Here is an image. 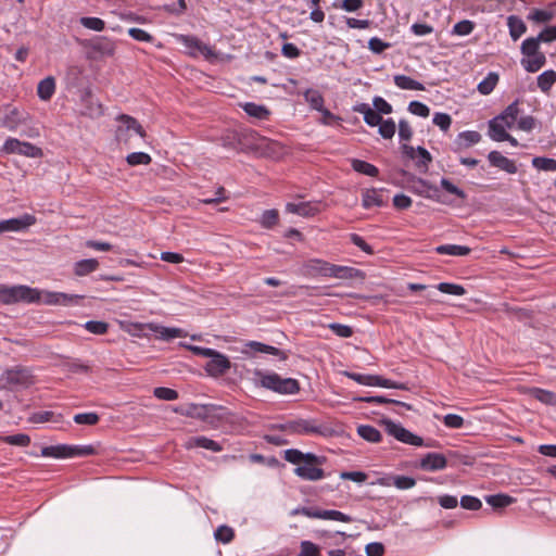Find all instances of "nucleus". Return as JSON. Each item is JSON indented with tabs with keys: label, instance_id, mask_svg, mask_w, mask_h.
<instances>
[{
	"label": "nucleus",
	"instance_id": "nucleus-11",
	"mask_svg": "<svg viewBox=\"0 0 556 556\" xmlns=\"http://www.w3.org/2000/svg\"><path fill=\"white\" fill-rule=\"evenodd\" d=\"M136 328L140 330H149L156 334V338L163 341H170L176 338H184L187 336L186 331L181 328L176 327H165L156 323H147L140 324L137 323L135 325Z\"/></svg>",
	"mask_w": 556,
	"mask_h": 556
},
{
	"label": "nucleus",
	"instance_id": "nucleus-51",
	"mask_svg": "<svg viewBox=\"0 0 556 556\" xmlns=\"http://www.w3.org/2000/svg\"><path fill=\"white\" fill-rule=\"evenodd\" d=\"M508 26L510 36L515 40L518 39L526 31L525 23L515 16L508 17Z\"/></svg>",
	"mask_w": 556,
	"mask_h": 556
},
{
	"label": "nucleus",
	"instance_id": "nucleus-22",
	"mask_svg": "<svg viewBox=\"0 0 556 556\" xmlns=\"http://www.w3.org/2000/svg\"><path fill=\"white\" fill-rule=\"evenodd\" d=\"M241 352L243 354H251V355L256 354V353H266V354H270V355H275V356H278L282 353L276 346L267 345L265 343L257 342V341L245 342L244 349H242Z\"/></svg>",
	"mask_w": 556,
	"mask_h": 556
},
{
	"label": "nucleus",
	"instance_id": "nucleus-24",
	"mask_svg": "<svg viewBox=\"0 0 556 556\" xmlns=\"http://www.w3.org/2000/svg\"><path fill=\"white\" fill-rule=\"evenodd\" d=\"M283 459L298 467L302 465L304 460L316 462L317 455L314 453H303L298 448H289L283 452Z\"/></svg>",
	"mask_w": 556,
	"mask_h": 556
},
{
	"label": "nucleus",
	"instance_id": "nucleus-14",
	"mask_svg": "<svg viewBox=\"0 0 556 556\" xmlns=\"http://www.w3.org/2000/svg\"><path fill=\"white\" fill-rule=\"evenodd\" d=\"M403 155L414 160L416 167L420 173H426L429 168V164L432 162V156L428 150L422 147L414 148L406 143L401 147Z\"/></svg>",
	"mask_w": 556,
	"mask_h": 556
},
{
	"label": "nucleus",
	"instance_id": "nucleus-21",
	"mask_svg": "<svg viewBox=\"0 0 556 556\" xmlns=\"http://www.w3.org/2000/svg\"><path fill=\"white\" fill-rule=\"evenodd\" d=\"M488 160L492 166L497 167L508 174H516L518 170L515 161L504 156L498 151H491L488 154Z\"/></svg>",
	"mask_w": 556,
	"mask_h": 556
},
{
	"label": "nucleus",
	"instance_id": "nucleus-19",
	"mask_svg": "<svg viewBox=\"0 0 556 556\" xmlns=\"http://www.w3.org/2000/svg\"><path fill=\"white\" fill-rule=\"evenodd\" d=\"M364 274L362 270L343 265H334L330 264V270L328 278H336L340 280H352V279H362Z\"/></svg>",
	"mask_w": 556,
	"mask_h": 556
},
{
	"label": "nucleus",
	"instance_id": "nucleus-27",
	"mask_svg": "<svg viewBox=\"0 0 556 556\" xmlns=\"http://www.w3.org/2000/svg\"><path fill=\"white\" fill-rule=\"evenodd\" d=\"M286 211L288 213L296 214L303 217H311L317 214V206L311 204L309 202H301V203H287Z\"/></svg>",
	"mask_w": 556,
	"mask_h": 556
},
{
	"label": "nucleus",
	"instance_id": "nucleus-36",
	"mask_svg": "<svg viewBox=\"0 0 556 556\" xmlns=\"http://www.w3.org/2000/svg\"><path fill=\"white\" fill-rule=\"evenodd\" d=\"M555 83L556 72L554 70H547L538 76V87L544 93H548Z\"/></svg>",
	"mask_w": 556,
	"mask_h": 556
},
{
	"label": "nucleus",
	"instance_id": "nucleus-48",
	"mask_svg": "<svg viewBox=\"0 0 556 556\" xmlns=\"http://www.w3.org/2000/svg\"><path fill=\"white\" fill-rule=\"evenodd\" d=\"M214 538L218 542H222L224 544H228V543H230L233 540L235 531H233L232 528H230V527H228L226 525H223V526H219L215 530Z\"/></svg>",
	"mask_w": 556,
	"mask_h": 556
},
{
	"label": "nucleus",
	"instance_id": "nucleus-52",
	"mask_svg": "<svg viewBox=\"0 0 556 556\" xmlns=\"http://www.w3.org/2000/svg\"><path fill=\"white\" fill-rule=\"evenodd\" d=\"M379 129L378 132L380 136L384 139H391L396 130L395 122L392 118L382 119L381 123L378 125Z\"/></svg>",
	"mask_w": 556,
	"mask_h": 556
},
{
	"label": "nucleus",
	"instance_id": "nucleus-50",
	"mask_svg": "<svg viewBox=\"0 0 556 556\" xmlns=\"http://www.w3.org/2000/svg\"><path fill=\"white\" fill-rule=\"evenodd\" d=\"M540 41L541 40L538 37H530L523 40L521 43V53L525 55V58L541 52L539 50Z\"/></svg>",
	"mask_w": 556,
	"mask_h": 556
},
{
	"label": "nucleus",
	"instance_id": "nucleus-39",
	"mask_svg": "<svg viewBox=\"0 0 556 556\" xmlns=\"http://www.w3.org/2000/svg\"><path fill=\"white\" fill-rule=\"evenodd\" d=\"M357 433L364 440L378 443L381 441V433L378 429L369 425H362L357 428Z\"/></svg>",
	"mask_w": 556,
	"mask_h": 556
},
{
	"label": "nucleus",
	"instance_id": "nucleus-2",
	"mask_svg": "<svg viewBox=\"0 0 556 556\" xmlns=\"http://www.w3.org/2000/svg\"><path fill=\"white\" fill-rule=\"evenodd\" d=\"M40 291L24 285L5 286L0 285V303L14 304L18 302L24 303H39Z\"/></svg>",
	"mask_w": 556,
	"mask_h": 556
},
{
	"label": "nucleus",
	"instance_id": "nucleus-13",
	"mask_svg": "<svg viewBox=\"0 0 556 556\" xmlns=\"http://www.w3.org/2000/svg\"><path fill=\"white\" fill-rule=\"evenodd\" d=\"M178 41L189 51V54L192 56L203 55L205 59H211L215 56L214 50L212 47L202 42L195 36L191 35H179Z\"/></svg>",
	"mask_w": 556,
	"mask_h": 556
},
{
	"label": "nucleus",
	"instance_id": "nucleus-31",
	"mask_svg": "<svg viewBox=\"0 0 556 556\" xmlns=\"http://www.w3.org/2000/svg\"><path fill=\"white\" fill-rule=\"evenodd\" d=\"M187 447H202L213 452H220L223 450L218 442L203 435L190 438Z\"/></svg>",
	"mask_w": 556,
	"mask_h": 556
},
{
	"label": "nucleus",
	"instance_id": "nucleus-63",
	"mask_svg": "<svg viewBox=\"0 0 556 556\" xmlns=\"http://www.w3.org/2000/svg\"><path fill=\"white\" fill-rule=\"evenodd\" d=\"M408 111L412 114L420 116V117H428L430 114V109L426 104H424L422 102H419V101H412L408 104Z\"/></svg>",
	"mask_w": 556,
	"mask_h": 556
},
{
	"label": "nucleus",
	"instance_id": "nucleus-42",
	"mask_svg": "<svg viewBox=\"0 0 556 556\" xmlns=\"http://www.w3.org/2000/svg\"><path fill=\"white\" fill-rule=\"evenodd\" d=\"M319 519L334 520L340 522H352L353 518L340 510L320 509Z\"/></svg>",
	"mask_w": 556,
	"mask_h": 556
},
{
	"label": "nucleus",
	"instance_id": "nucleus-54",
	"mask_svg": "<svg viewBox=\"0 0 556 556\" xmlns=\"http://www.w3.org/2000/svg\"><path fill=\"white\" fill-rule=\"evenodd\" d=\"M383 424L388 434L394 437L397 441L403 439V435L407 429H405L401 424H396L390 419L384 420Z\"/></svg>",
	"mask_w": 556,
	"mask_h": 556
},
{
	"label": "nucleus",
	"instance_id": "nucleus-62",
	"mask_svg": "<svg viewBox=\"0 0 556 556\" xmlns=\"http://www.w3.org/2000/svg\"><path fill=\"white\" fill-rule=\"evenodd\" d=\"M473 28H475L473 22L464 20L454 25L453 34L458 35V36H467L473 30Z\"/></svg>",
	"mask_w": 556,
	"mask_h": 556
},
{
	"label": "nucleus",
	"instance_id": "nucleus-57",
	"mask_svg": "<svg viewBox=\"0 0 556 556\" xmlns=\"http://www.w3.org/2000/svg\"><path fill=\"white\" fill-rule=\"evenodd\" d=\"M84 327L93 334H104L108 332L109 324L100 320H89Z\"/></svg>",
	"mask_w": 556,
	"mask_h": 556
},
{
	"label": "nucleus",
	"instance_id": "nucleus-20",
	"mask_svg": "<svg viewBox=\"0 0 556 556\" xmlns=\"http://www.w3.org/2000/svg\"><path fill=\"white\" fill-rule=\"evenodd\" d=\"M330 264L327 261L319 260V258H312L308 260L303 265V270L306 275L311 277H328L329 270H330Z\"/></svg>",
	"mask_w": 556,
	"mask_h": 556
},
{
	"label": "nucleus",
	"instance_id": "nucleus-60",
	"mask_svg": "<svg viewBox=\"0 0 556 556\" xmlns=\"http://www.w3.org/2000/svg\"><path fill=\"white\" fill-rule=\"evenodd\" d=\"M496 134H491L490 138L493 141L502 142V141H508L513 147L518 146V141L516 138L510 136L506 130H504L503 127L495 128Z\"/></svg>",
	"mask_w": 556,
	"mask_h": 556
},
{
	"label": "nucleus",
	"instance_id": "nucleus-47",
	"mask_svg": "<svg viewBox=\"0 0 556 556\" xmlns=\"http://www.w3.org/2000/svg\"><path fill=\"white\" fill-rule=\"evenodd\" d=\"M355 400L359 401V402H367V403H374V404H395V405L404 406L407 409L412 408L410 405H408L406 403H403V402H400V401H396V400L387 399V397L380 396V395H376V396H359V397H356Z\"/></svg>",
	"mask_w": 556,
	"mask_h": 556
},
{
	"label": "nucleus",
	"instance_id": "nucleus-4",
	"mask_svg": "<svg viewBox=\"0 0 556 556\" xmlns=\"http://www.w3.org/2000/svg\"><path fill=\"white\" fill-rule=\"evenodd\" d=\"M261 387L277 392L279 394H295L300 391V383L293 378H281L276 372L256 371Z\"/></svg>",
	"mask_w": 556,
	"mask_h": 556
},
{
	"label": "nucleus",
	"instance_id": "nucleus-55",
	"mask_svg": "<svg viewBox=\"0 0 556 556\" xmlns=\"http://www.w3.org/2000/svg\"><path fill=\"white\" fill-rule=\"evenodd\" d=\"M437 289L442 293L452 294V295H464L466 290L463 286L451 283V282H440L437 286Z\"/></svg>",
	"mask_w": 556,
	"mask_h": 556
},
{
	"label": "nucleus",
	"instance_id": "nucleus-41",
	"mask_svg": "<svg viewBox=\"0 0 556 556\" xmlns=\"http://www.w3.org/2000/svg\"><path fill=\"white\" fill-rule=\"evenodd\" d=\"M304 99L313 110H324V97L316 89H307L304 92Z\"/></svg>",
	"mask_w": 556,
	"mask_h": 556
},
{
	"label": "nucleus",
	"instance_id": "nucleus-38",
	"mask_svg": "<svg viewBox=\"0 0 556 556\" xmlns=\"http://www.w3.org/2000/svg\"><path fill=\"white\" fill-rule=\"evenodd\" d=\"M351 165L355 172L369 177H376L379 173V169L375 165L362 160L353 159Z\"/></svg>",
	"mask_w": 556,
	"mask_h": 556
},
{
	"label": "nucleus",
	"instance_id": "nucleus-29",
	"mask_svg": "<svg viewBox=\"0 0 556 556\" xmlns=\"http://www.w3.org/2000/svg\"><path fill=\"white\" fill-rule=\"evenodd\" d=\"M546 63V58L543 52H538L521 60V65L529 73L540 71Z\"/></svg>",
	"mask_w": 556,
	"mask_h": 556
},
{
	"label": "nucleus",
	"instance_id": "nucleus-53",
	"mask_svg": "<svg viewBox=\"0 0 556 556\" xmlns=\"http://www.w3.org/2000/svg\"><path fill=\"white\" fill-rule=\"evenodd\" d=\"M79 23L88 29L94 31H102L105 28V22L99 17L85 16L79 20Z\"/></svg>",
	"mask_w": 556,
	"mask_h": 556
},
{
	"label": "nucleus",
	"instance_id": "nucleus-46",
	"mask_svg": "<svg viewBox=\"0 0 556 556\" xmlns=\"http://www.w3.org/2000/svg\"><path fill=\"white\" fill-rule=\"evenodd\" d=\"M279 220V213L277 210H266L263 212L260 224L265 229H271L274 226L277 225Z\"/></svg>",
	"mask_w": 556,
	"mask_h": 556
},
{
	"label": "nucleus",
	"instance_id": "nucleus-16",
	"mask_svg": "<svg viewBox=\"0 0 556 556\" xmlns=\"http://www.w3.org/2000/svg\"><path fill=\"white\" fill-rule=\"evenodd\" d=\"M83 295L78 294H67L63 292H50L47 291L45 293L40 292V301L43 304L47 305H63V306H71L76 305L79 303L80 300H83Z\"/></svg>",
	"mask_w": 556,
	"mask_h": 556
},
{
	"label": "nucleus",
	"instance_id": "nucleus-6",
	"mask_svg": "<svg viewBox=\"0 0 556 556\" xmlns=\"http://www.w3.org/2000/svg\"><path fill=\"white\" fill-rule=\"evenodd\" d=\"M326 463L325 456H318L316 462L304 460L302 465L294 468L293 472L296 477L305 481H318L326 477L324 469L320 467Z\"/></svg>",
	"mask_w": 556,
	"mask_h": 556
},
{
	"label": "nucleus",
	"instance_id": "nucleus-5",
	"mask_svg": "<svg viewBox=\"0 0 556 556\" xmlns=\"http://www.w3.org/2000/svg\"><path fill=\"white\" fill-rule=\"evenodd\" d=\"M96 448L92 445H50L41 448V456L53 458H72L94 455Z\"/></svg>",
	"mask_w": 556,
	"mask_h": 556
},
{
	"label": "nucleus",
	"instance_id": "nucleus-15",
	"mask_svg": "<svg viewBox=\"0 0 556 556\" xmlns=\"http://www.w3.org/2000/svg\"><path fill=\"white\" fill-rule=\"evenodd\" d=\"M36 224V217L31 214H23L20 217L0 220V233L22 232Z\"/></svg>",
	"mask_w": 556,
	"mask_h": 556
},
{
	"label": "nucleus",
	"instance_id": "nucleus-58",
	"mask_svg": "<svg viewBox=\"0 0 556 556\" xmlns=\"http://www.w3.org/2000/svg\"><path fill=\"white\" fill-rule=\"evenodd\" d=\"M100 417L97 413H80L74 416V421L78 425L93 426L98 424Z\"/></svg>",
	"mask_w": 556,
	"mask_h": 556
},
{
	"label": "nucleus",
	"instance_id": "nucleus-9",
	"mask_svg": "<svg viewBox=\"0 0 556 556\" xmlns=\"http://www.w3.org/2000/svg\"><path fill=\"white\" fill-rule=\"evenodd\" d=\"M0 113L3 114L0 126L9 129L16 130L21 125L28 121V113L15 106L7 104L0 108Z\"/></svg>",
	"mask_w": 556,
	"mask_h": 556
},
{
	"label": "nucleus",
	"instance_id": "nucleus-1",
	"mask_svg": "<svg viewBox=\"0 0 556 556\" xmlns=\"http://www.w3.org/2000/svg\"><path fill=\"white\" fill-rule=\"evenodd\" d=\"M265 141L257 131L250 128L236 129L225 138V146L239 149L240 151H257Z\"/></svg>",
	"mask_w": 556,
	"mask_h": 556
},
{
	"label": "nucleus",
	"instance_id": "nucleus-61",
	"mask_svg": "<svg viewBox=\"0 0 556 556\" xmlns=\"http://www.w3.org/2000/svg\"><path fill=\"white\" fill-rule=\"evenodd\" d=\"M433 124L438 126L442 131H447L452 124V118L446 113H435L432 119Z\"/></svg>",
	"mask_w": 556,
	"mask_h": 556
},
{
	"label": "nucleus",
	"instance_id": "nucleus-34",
	"mask_svg": "<svg viewBox=\"0 0 556 556\" xmlns=\"http://www.w3.org/2000/svg\"><path fill=\"white\" fill-rule=\"evenodd\" d=\"M362 205L365 208L383 205L382 195L376 189H367L362 194Z\"/></svg>",
	"mask_w": 556,
	"mask_h": 556
},
{
	"label": "nucleus",
	"instance_id": "nucleus-35",
	"mask_svg": "<svg viewBox=\"0 0 556 556\" xmlns=\"http://www.w3.org/2000/svg\"><path fill=\"white\" fill-rule=\"evenodd\" d=\"M99 267V262L96 258H86L80 260L74 265V273L76 276L83 277L86 276Z\"/></svg>",
	"mask_w": 556,
	"mask_h": 556
},
{
	"label": "nucleus",
	"instance_id": "nucleus-12",
	"mask_svg": "<svg viewBox=\"0 0 556 556\" xmlns=\"http://www.w3.org/2000/svg\"><path fill=\"white\" fill-rule=\"evenodd\" d=\"M117 119L121 122V125L116 130V138L118 141L127 142L132 134L138 135L141 138L146 136L144 129L136 118L122 114Z\"/></svg>",
	"mask_w": 556,
	"mask_h": 556
},
{
	"label": "nucleus",
	"instance_id": "nucleus-32",
	"mask_svg": "<svg viewBox=\"0 0 556 556\" xmlns=\"http://www.w3.org/2000/svg\"><path fill=\"white\" fill-rule=\"evenodd\" d=\"M434 251L441 255H452V256H465L470 253V248L466 245L458 244H442L438 245Z\"/></svg>",
	"mask_w": 556,
	"mask_h": 556
},
{
	"label": "nucleus",
	"instance_id": "nucleus-10",
	"mask_svg": "<svg viewBox=\"0 0 556 556\" xmlns=\"http://www.w3.org/2000/svg\"><path fill=\"white\" fill-rule=\"evenodd\" d=\"M3 151L11 154H20L27 157H40L42 150L30 142L20 141L15 138H8L3 144Z\"/></svg>",
	"mask_w": 556,
	"mask_h": 556
},
{
	"label": "nucleus",
	"instance_id": "nucleus-3",
	"mask_svg": "<svg viewBox=\"0 0 556 556\" xmlns=\"http://www.w3.org/2000/svg\"><path fill=\"white\" fill-rule=\"evenodd\" d=\"M278 428L289 434L298 435H320L328 437L330 430L325 425L318 422L316 419H293L278 426Z\"/></svg>",
	"mask_w": 556,
	"mask_h": 556
},
{
	"label": "nucleus",
	"instance_id": "nucleus-56",
	"mask_svg": "<svg viewBox=\"0 0 556 556\" xmlns=\"http://www.w3.org/2000/svg\"><path fill=\"white\" fill-rule=\"evenodd\" d=\"M126 161L129 165H148L151 162V156L144 152H132L127 155Z\"/></svg>",
	"mask_w": 556,
	"mask_h": 556
},
{
	"label": "nucleus",
	"instance_id": "nucleus-64",
	"mask_svg": "<svg viewBox=\"0 0 556 556\" xmlns=\"http://www.w3.org/2000/svg\"><path fill=\"white\" fill-rule=\"evenodd\" d=\"M300 553L302 554V556H320L319 547L311 541L301 542Z\"/></svg>",
	"mask_w": 556,
	"mask_h": 556
},
{
	"label": "nucleus",
	"instance_id": "nucleus-8",
	"mask_svg": "<svg viewBox=\"0 0 556 556\" xmlns=\"http://www.w3.org/2000/svg\"><path fill=\"white\" fill-rule=\"evenodd\" d=\"M519 115V101L516 100L510 103L500 115L489 122V136L496 134L498 127H503L504 130L513 128L517 117Z\"/></svg>",
	"mask_w": 556,
	"mask_h": 556
},
{
	"label": "nucleus",
	"instance_id": "nucleus-26",
	"mask_svg": "<svg viewBox=\"0 0 556 556\" xmlns=\"http://www.w3.org/2000/svg\"><path fill=\"white\" fill-rule=\"evenodd\" d=\"M91 50L101 56H113L116 47L113 40L106 37H100L91 43Z\"/></svg>",
	"mask_w": 556,
	"mask_h": 556
},
{
	"label": "nucleus",
	"instance_id": "nucleus-59",
	"mask_svg": "<svg viewBox=\"0 0 556 556\" xmlns=\"http://www.w3.org/2000/svg\"><path fill=\"white\" fill-rule=\"evenodd\" d=\"M153 394L164 401H175L178 399V392L176 390L165 387L155 388Z\"/></svg>",
	"mask_w": 556,
	"mask_h": 556
},
{
	"label": "nucleus",
	"instance_id": "nucleus-33",
	"mask_svg": "<svg viewBox=\"0 0 556 556\" xmlns=\"http://www.w3.org/2000/svg\"><path fill=\"white\" fill-rule=\"evenodd\" d=\"M393 80L395 86L403 90H425V86L421 83L406 75H395Z\"/></svg>",
	"mask_w": 556,
	"mask_h": 556
},
{
	"label": "nucleus",
	"instance_id": "nucleus-37",
	"mask_svg": "<svg viewBox=\"0 0 556 556\" xmlns=\"http://www.w3.org/2000/svg\"><path fill=\"white\" fill-rule=\"evenodd\" d=\"M498 79L497 73L490 72L485 78L478 84V91L483 96L490 94L496 87Z\"/></svg>",
	"mask_w": 556,
	"mask_h": 556
},
{
	"label": "nucleus",
	"instance_id": "nucleus-40",
	"mask_svg": "<svg viewBox=\"0 0 556 556\" xmlns=\"http://www.w3.org/2000/svg\"><path fill=\"white\" fill-rule=\"evenodd\" d=\"M485 502L493 508H504L511 505L515 498L507 494H494L485 496Z\"/></svg>",
	"mask_w": 556,
	"mask_h": 556
},
{
	"label": "nucleus",
	"instance_id": "nucleus-7",
	"mask_svg": "<svg viewBox=\"0 0 556 556\" xmlns=\"http://www.w3.org/2000/svg\"><path fill=\"white\" fill-rule=\"evenodd\" d=\"M0 380L7 386L21 388H27L35 382L30 370L22 366L7 369L1 375Z\"/></svg>",
	"mask_w": 556,
	"mask_h": 556
},
{
	"label": "nucleus",
	"instance_id": "nucleus-25",
	"mask_svg": "<svg viewBox=\"0 0 556 556\" xmlns=\"http://www.w3.org/2000/svg\"><path fill=\"white\" fill-rule=\"evenodd\" d=\"M353 110L354 112L363 114L365 123L371 127L378 126L382 121L381 115L367 103L356 104Z\"/></svg>",
	"mask_w": 556,
	"mask_h": 556
},
{
	"label": "nucleus",
	"instance_id": "nucleus-17",
	"mask_svg": "<svg viewBox=\"0 0 556 556\" xmlns=\"http://www.w3.org/2000/svg\"><path fill=\"white\" fill-rule=\"evenodd\" d=\"M230 367L231 363L229 358L226 355L216 351L213 357H211L210 361L206 363L204 369L210 376L219 377L224 375L227 370H229Z\"/></svg>",
	"mask_w": 556,
	"mask_h": 556
},
{
	"label": "nucleus",
	"instance_id": "nucleus-28",
	"mask_svg": "<svg viewBox=\"0 0 556 556\" xmlns=\"http://www.w3.org/2000/svg\"><path fill=\"white\" fill-rule=\"evenodd\" d=\"M240 106L250 117L256 118L258 121H266L270 115L269 110L263 104L245 102L240 104Z\"/></svg>",
	"mask_w": 556,
	"mask_h": 556
},
{
	"label": "nucleus",
	"instance_id": "nucleus-44",
	"mask_svg": "<svg viewBox=\"0 0 556 556\" xmlns=\"http://www.w3.org/2000/svg\"><path fill=\"white\" fill-rule=\"evenodd\" d=\"M531 395L543 404L556 405V394L552 391L533 388L531 390Z\"/></svg>",
	"mask_w": 556,
	"mask_h": 556
},
{
	"label": "nucleus",
	"instance_id": "nucleus-49",
	"mask_svg": "<svg viewBox=\"0 0 556 556\" xmlns=\"http://www.w3.org/2000/svg\"><path fill=\"white\" fill-rule=\"evenodd\" d=\"M0 440L7 444L16 446H28L30 443V437L25 433L1 437Z\"/></svg>",
	"mask_w": 556,
	"mask_h": 556
},
{
	"label": "nucleus",
	"instance_id": "nucleus-18",
	"mask_svg": "<svg viewBox=\"0 0 556 556\" xmlns=\"http://www.w3.org/2000/svg\"><path fill=\"white\" fill-rule=\"evenodd\" d=\"M447 466V459L443 454L440 453H428L426 454L418 464V468L426 471H439Z\"/></svg>",
	"mask_w": 556,
	"mask_h": 556
},
{
	"label": "nucleus",
	"instance_id": "nucleus-23",
	"mask_svg": "<svg viewBox=\"0 0 556 556\" xmlns=\"http://www.w3.org/2000/svg\"><path fill=\"white\" fill-rule=\"evenodd\" d=\"M481 140V135L478 131L475 130H466L463 132H459L457 135V138L455 140V147L457 151L468 149Z\"/></svg>",
	"mask_w": 556,
	"mask_h": 556
},
{
	"label": "nucleus",
	"instance_id": "nucleus-45",
	"mask_svg": "<svg viewBox=\"0 0 556 556\" xmlns=\"http://www.w3.org/2000/svg\"><path fill=\"white\" fill-rule=\"evenodd\" d=\"M532 166L539 170L556 172V160L545 156H535L532 159Z\"/></svg>",
	"mask_w": 556,
	"mask_h": 556
},
{
	"label": "nucleus",
	"instance_id": "nucleus-30",
	"mask_svg": "<svg viewBox=\"0 0 556 556\" xmlns=\"http://www.w3.org/2000/svg\"><path fill=\"white\" fill-rule=\"evenodd\" d=\"M55 92V79L48 76L39 81L37 86V94L42 101H49Z\"/></svg>",
	"mask_w": 556,
	"mask_h": 556
},
{
	"label": "nucleus",
	"instance_id": "nucleus-43",
	"mask_svg": "<svg viewBox=\"0 0 556 556\" xmlns=\"http://www.w3.org/2000/svg\"><path fill=\"white\" fill-rule=\"evenodd\" d=\"M405 444L414 445V446H426V447H434L435 441L429 440L428 442H424L422 438L414 434L409 430H406L403 439L400 441Z\"/></svg>",
	"mask_w": 556,
	"mask_h": 556
}]
</instances>
